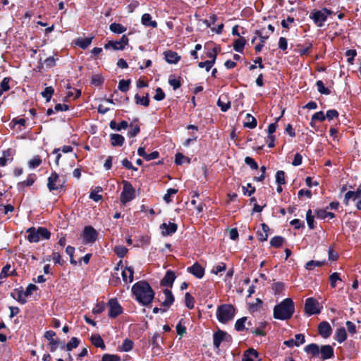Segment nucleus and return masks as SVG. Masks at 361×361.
Segmentation results:
<instances>
[{
  "label": "nucleus",
  "instance_id": "31",
  "mask_svg": "<svg viewBox=\"0 0 361 361\" xmlns=\"http://www.w3.org/2000/svg\"><path fill=\"white\" fill-rule=\"evenodd\" d=\"M246 40L245 38L240 37L235 40L233 44V49L237 52H243L244 47L245 45Z\"/></svg>",
  "mask_w": 361,
  "mask_h": 361
},
{
  "label": "nucleus",
  "instance_id": "35",
  "mask_svg": "<svg viewBox=\"0 0 361 361\" xmlns=\"http://www.w3.org/2000/svg\"><path fill=\"white\" fill-rule=\"evenodd\" d=\"M16 296L15 295H13V298H15L18 302L21 304H25L27 302V295H25L24 290H16Z\"/></svg>",
  "mask_w": 361,
  "mask_h": 361
},
{
  "label": "nucleus",
  "instance_id": "33",
  "mask_svg": "<svg viewBox=\"0 0 361 361\" xmlns=\"http://www.w3.org/2000/svg\"><path fill=\"white\" fill-rule=\"evenodd\" d=\"M91 342L94 346H96L97 348H100L102 349H105V345H104V341L99 335H98V334L92 335L91 336Z\"/></svg>",
  "mask_w": 361,
  "mask_h": 361
},
{
  "label": "nucleus",
  "instance_id": "45",
  "mask_svg": "<svg viewBox=\"0 0 361 361\" xmlns=\"http://www.w3.org/2000/svg\"><path fill=\"white\" fill-rule=\"evenodd\" d=\"M130 83V80H121L118 82V88L120 91L126 92L129 89Z\"/></svg>",
  "mask_w": 361,
  "mask_h": 361
},
{
  "label": "nucleus",
  "instance_id": "9",
  "mask_svg": "<svg viewBox=\"0 0 361 361\" xmlns=\"http://www.w3.org/2000/svg\"><path fill=\"white\" fill-rule=\"evenodd\" d=\"M63 183L56 173H52L48 178L47 187L50 191L57 190L63 188Z\"/></svg>",
  "mask_w": 361,
  "mask_h": 361
},
{
  "label": "nucleus",
  "instance_id": "16",
  "mask_svg": "<svg viewBox=\"0 0 361 361\" xmlns=\"http://www.w3.org/2000/svg\"><path fill=\"white\" fill-rule=\"evenodd\" d=\"M187 270L197 279H202L204 274V268L198 263H195L192 266L188 267Z\"/></svg>",
  "mask_w": 361,
  "mask_h": 361
},
{
  "label": "nucleus",
  "instance_id": "44",
  "mask_svg": "<svg viewBox=\"0 0 361 361\" xmlns=\"http://www.w3.org/2000/svg\"><path fill=\"white\" fill-rule=\"evenodd\" d=\"M133 342L130 339H125L121 346V350L124 352H128L133 349Z\"/></svg>",
  "mask_w": 361,
  "mask_h": 361
},
{
  "label": "nucleus",
  "instance_id": "64",
  "mask_svg": "<svg viewBox=\"0 0 361 361\" xmlns=\"http://www.w3.org/2000/svg\"><path fill=\"white\" fill-rule=\"evenodd\" d=\"M338 116V112L335 109H331V110H328L326 111V118L329 121L336 118Z\"/></svg>",
  "mask_w": 361,
  "mask_h": 361
},
{
  "label": "nucleus",
  "instance_id": "6",
  "mask_svg": "<svg viewBox=\"0 0 361 361\" xmlns=\"http://www.w3.org/2000/svg\"><path fill=\"white\" fill-rule=\"evenodd\" d=\"M331 13V11L326 8L322 10H316L311 12L310 18L313 20L314 23L319 26L322 27L324 22L326 20L327 17Z\"/></svg>",
  "mask_w": 361,
  "mask_h": 361
},
{
  "label": "nucleus",
  "instance_id": "32",
  "mask_svg": "<svg viewBox=\"0 0 361 361\" xmlns=\"http://www.w3.org/2000/svg\"><path fill=\"white\" fill-rule=\"evenodd\" d=\"M36 180V175L35 173L30 174L25 180L20 182L18 184L19 188H23L25 186H31L33 185Z\"/></svg>",
  "mask_w": 361,
  "mask_h": 361
},
{
  "label": "nucleus",
  "instance_id": "40",
  "mask_svg": "<svg viewBox=\"0 0 361 361\" xmlns=\"http://www.w3.org/2000/svg\"><path fill=\"white\" fill-rule=\"evenodd\" d=\"M247 121L245 123L244 126L250 129H253L257 126V120L252 115L247 114L246 116Z\"/></svg>",
  "mask_w": 361,
  "mask_h": 361
},
{
  "label": "nucleus",
  "instance_id": "14",
  "mask_svg": "<svg viewBox=\"0 0 361 361\" xmlns=\"http://www.w3.org/2000/svg\"><path fill=\"white\" fill-rule=\"evenodd\" d=\"M160 230L163 235H171L177 231V225L174 223H163L160 225Z\"/></svg>",
  "mask_w": 361,
  "mask_h": 361
},
{
  "label": "nucleus",
  "instance_id": "5",
  "mask_svg": "<svg viewBox=\"0 0 361 361\" xmlns=\"http://www.w3.org/2000/svg\"><path fill=\"white\" fill-rule=\"evenodd\" d=\"M123 191L121 193V202L126 204L127 202L133 200L135 197V190L130 183L127 180H123Z\"/></svg>",
  "mask_w": 361,
  "mask_h": 361
},
{
  "label": "nucleus",
  "instance_id": "8",
  "mask_svg": "<svg viewBox=\"0 0 361 361\" xmlns=\"http://www.w3.org/2000/svg\"><path fill=\"white\" fill-rule=\"evenodd\" d=\"M98 236L97 231L91 226H87L84 228L82 238L85 243L90 244L94 243Z\"/></svg>",
  "mask_w": 361,
  "mask_h": 361
},
{
  "label": "nucleus",
  "instance_id": "15",
  "mask_svg": "<svg viewBox=\"0 0 361 361\" xmlns=\"http://www.w3.org/2000/svg\"><path fill=\"white\" fill-rule=\"evenodd\" d=\"M227 334L221 330H218L213 335V344L215 349H219L224 341L226 340Z\"/></svg>",
  "mask_w": 361,
  "mask_h": 361
},
{
  "label": "nucleus",
  "instance_id": "19",
  "mask_svg": "<svg viewBox=\"0 0 361 361\" xmlns=\"http://www.w3.org/2000/svg\"><path fill=\"white\" fill-rule=\"evenodd\" d=\"M319 354L323 360L330 359L334 356V352L332 346L330 345H324L319 349Z\"/></svg>",
  "mask_w": 361,
  "mask_h": 361
},
{
  "label": "nucleus",
  "instance_id": "18",
  "mask_svg": "<svg viewBox=\"0 0 361 361\" xmlns=\"http://www.w3.org/2000/svg\"><path fill=\"white\" fill-rule=\"evenodd\" d=\"M361 198V187H359L356 191H348L345 193L344 197V203L348 205L349 202L358 200Z\"/></svg>",
  "mask_w": 361,
  "mask_h": 361
},
{
  "label": "nucleus",
  "instance_id": "11",
  "mask_svg": "<svg viewBox=\"0 0 361 361\" xmlns=\"http://www.w3.org/2000/svg\"><path fill=\"white\" fill-rule=\"evenodd\" d=\"M108 306L109 307V316L111 318L116 317L123 312V308L116 298L110 299L108 302Z\"/></svg>",
  "mask_w": 361,
  "mask_h": 361
},
{
  "label": "nucleus",
  "instance_id": "56",
  "mask_svg": "<svg viewBox=\"0 0 361 361\" xmlns=\"http://www.w3.org/2000/svg\"><path fill=\"white\" fill-rule=\"evenodd\" d=\"M53 93H54V89L51 87H47L42 92V94L48 102L50 100Z\"/></svg>",
  "mask_w": 361,
  "mask_h": 361
},
{
  "label": "nucleus",
  "instance_id": "28",
  "mask_svg": "<svg viewBox=\"0 0 361 361\" xmlns=\"http://www.w3.org/2000/svg\"><path fill=\"white\" fill-rule=\"evenodd\" d=\"M93 38H94V37H85V38H82V37L78 38L75 40V44L78 45L79 47L85 49L91 44Z\"/></svg>",
  "mask_w": 361,
  "mask_h": 361
},
{
  "label": "nucleus",
  "instance_id": "61",
  "mask_svg": "<svg viewBox=\"0 0 361 361\" xmlns=\"http://www.w3.org/2000/svg\"><path fill=\"white\" fill-rule=\"evenodd\" d=\"M185 161H187L188 162L190 161L189 159L187 157H185V156H183L182 154L177 153L176 154L175 163L177 165H181Z\"/></svg>",
  "mask_w": 361,
  "mask_h": 361
},
{
  "label": "nucleus",
  "instance_id": "23",
  "mask_svg": "<svg viewBox=\"0 0 361 361\" xmlns=\"http://www.w3.org/2000/svg\"><path fill=\"white\" fill-rule=\"evenodd\" d=\"M164 55L165 59L169 63H177L180 59V57L176 52L171 50L165 51Z\"/></svg>",
  "mask_w": 361,
  "mask_h": 361
},
{
  "label": "nucleus",
  "instance_id": "42",
  "mask_svg": "<svg viewBox=\"0 0 361 361\" xmlns=\"http://www.w3.org/2000/svg\"><path fill=\"white\" fill-rule=\"evenodd\" d=\"M80 344V340L76 337H73L70 341L66 344V348L68 351H71L73 349L76 348Z\"/></svg>",
  "mask_w": 361,
  "mask_h": 361
},
{
  "label": "nucleus",
  "instance_id": "10",
  "mask_svg": "<svg viewBox=\"0 0 361 361\" xmlns=\"http://www.w3.org/2000/svg\"><path fill=\"white\" fill-rule=\"evenodd\" d=\"M128 43V38L123 35L118 41H109L104 45L106 49H113L114 50H123Z\"/></svg>",
  "mask_w": 361,
  "mask_h": 361
},
{
  "label": "nucleus",
  "instance_id": "63",
  "mask_svg": "<svg viewBox=\"0 0 361 361\" xmlns=\"http://www.w3.org/2000/svg\"><path fill=\"white\" fill-rule=\"evenodd\" d=\"M312 118V121H323L325 120L326 116L324 115L323 111H318L315 113Z\"/></svg>",
  "mask_w": 361,
  "mask_h": 361
},
{
  "label": "nucleus",
  "instance_id": "17",
  "mask_svg": "<svg viewBox=\"0 0 361 361\" xmlns=\"http://www.w3.org/2000/svg\"><path fill=\"white\" fill-rule=\"evenodd\" d=\"M56 334L53 331H47L44 333V338L49 341V349L51 352H54L57 348L59 340L55 339Z\"/></svg>",
  "mask_w": 361,
  "mask_h": 361
},
{
  "label": "nucleus",
  "instance_id": "20",
  "mask_svg": "<svg viewBox=\"0 0 361 361\" xmlns=\"http://www.w3.org/2000/svg\"><path fill=\"white\" fill-rule=\"evenodd\" d=\"M175 279H176L175 274L172 271L169 270L166 271L165 276L161 279V285L164 286L171 287Z\"/></svg>",
  "mask_w": 361,
  "mask_h": 361
},
{
  "label": "nucleus",
  "instance_id": "2",
  "mask_svg": "<svg viewBox=\"0 0 361 361\" xmlns=\"http://www.w3.org/2000/svg\"><path fill=\"white\" fill-rule=\"evenodd\" d=\"M295 306L291 298H286L274 308V317L280 320L289 319L293 314Z\"/></svg>",
  "mask_w": 361,
  "mask_h": 361
},
{
  "label": "nucleus",
  "instance_id": "26",
  "mask_svg": "<svg viewBox=\"0 0 361 361\" xmlns=\"http://www.w3.org/2000/svg\"><path fill=\"white\" fill-rule=\"evenodd\" d=\"M217 105L220 107L221 110L224 112L228 111L231 107V103L228 100L226 95H221L218 101Z\"/></svg>",
  "mask_w": 361,
  "mask_h": 361
},
{
  "label": "nucleus",
  "instance_id": "13",
  "mask_svg": "<svg viewBox=\"0 0 361 361\" xmlns=\"http://www.w3.org/2000/svg\"><path fill=\"white\" fill-rule=\"evenodd\" d=\"M305 342V336L302 334H298L295 336V339L291 338L288 341H285L283 344L289 348L294 346H300Z\"/></svg>",
  "mask_w": 361,
  "mask_h": 361
},
{
  "label": "nucleus",
  "instance_id": "60",
  "mask_svg": "<svg viewBox=\"0 0 361 361\" xmlns=\"http://www.w3.org/2000/svg\"><path fill=\"white\" fill-rule=\"evenodd\" d=\"M214 65V61H206L200 62L198 66L200 68H205L207 71H209V70L212 68V67Z\"/></svg>",
  "mask_w": 361,
  "mask_h": 361
},
{
  "label": "nucleus",
  "instance_id": "46",
  "mask_svg": "<svg viewBox=\"0 0 361 361\" xmlns=\"http://www.w3.org/2000/svg\"><path fill=\"white\" fill-rule=\"evenodd\" d=\"M114 252L118 257H123L128 252V249L123 245H117L114 247Z\"/></svg>",
  "mask_w": 361,
  "mask_h": 361
},
{
  "label": "nucleus",
  "instance_id": "54",
  "mask_svg": "<svg viewBox=\"0 0 361 361\" xmlns=\"http://www.w3.org/2000/svg\"><path fill=\"white\" fill-rule=\"evenodd\" d=\"M306 220L307 225L310 229L314 228V216L312 214V210L309 209L306 214Z\"/></svg>",
  "mask_w": 361,
  "mask_h": 361
},
{
  "label": "nucleus",
  "instance_id": "47",
  "mask_svg": "<svg viewBox=\"0 0 361 361\" xmlns=\"http://www.w3.org/2000/svg\"><path fill=\"white\" fill-rule=\"evenodd\" d=\"M185 302L188 308L191 310L194 307V298L189 293H186L185 295Z\"/></svg>",
  "mask_w": 361,
  "mask_h": 361
},
{
  "label": "nucleus",
  "instance_id": "58",
  "mask_svg": "<svg viewBox=\"0 0 361 361\" xmlns=\"http://www.w3.org/2000/svg\"><path fill=\"white\" fill-rule=\"evenodd\" d=\"M245 162L247 165L250 166L252 169L256 170L258 169L257 163L250 157H246L245 158Z\"/></svg>",
  "mask_w": 361,
  "mask_h": 361
},
{
  "label": "nucleus",
  "instance_id": "52",
  "mask_svg": "<svg viewBox=\"0 0 361 361\" xmlns=\"http://www.w3.org/2000/svg\"><path fill=\"white\" fill-rule=\"evenodd\" d=\"M177 192H178V190L174 189V188L168 189L166 193L164 196V200L166 203L171 202V195L176 194Z\"/></svg>",
  "mask_w": 361,
  "mask_h": 361
},
{
  "label": "nucleus",
  "instance_id": "39",
  "mask_svg": "<svg viewBox=\"0 0 361 361\" xmlns=\"http://www.w3.org/2000/svg\"><path fill=\"white\" fill-rule=\"evenodd\" d=\"M246 321H247V317H245L238 319L235 324V329L238 331H241L245 329L248 330L249 329L245 327Z\"/></svg>",
  "mask_w": 361,
  "mask_h": 361
},
{
  "label": "nucleus",
  "instance_id": "55",
  "mask_svg": "<svg viewBox=\"0 0 361 361\" xmlns=\"http://www.w3.org/2000/svg\"><path fill=\"white\" fill-rule=\"evenodd\" d=\"M183 321V319H180L176 326L177 334L180 336H183L186 333V328L184 326Z\"/></svg>",
  "mask_w": 361,
  "mask_h": 361
},
{
  "label": "nucleus",
  "instance_id": "3",
  "mask_svg": "<svg viewBox=\"0 0 361 361\" xmlns=\"http://www.w3.org/2000/svg\"><path fill=\"white\" fill-rule=\"evenodd\" d=\"M27 240L30 243H38L43 240L49 239L51 233L44 227H31L27 229Z\"/></svg>",
  "mask_w": 361,
  "mask_h": 361
},
{
  "label": "nucleus",
  "instance_id": "50",
  "mask_svg": "<svg viewBox=\"0 0 361 361\" xmlns=\"http://www.w3.org/2000/svg\"><path fill=\"white\" fill-rule=\"evenodd\" d=\"M226 268V264L224 262H220L219 264L214 266L211 271L212 274H218L219 273L225 271Z\"/></svg>",
  "mask_w": 361,
  "mask_h": 361
},
{
  "label": "nucleus",
  "instance_id": "27",
  "mask_svg": "<svg viewBox=\"0 0 361 361\" xmlns=\"http://www.w3.org/2000/svg\"><path fill=\"white\" fill-rule=\"evenodd\" d=\"M111 144L114 147L122 146L124 143L125 138L123 135L119 134L110 135Z\"/></svg>",
  "mask_w": 361,
  "mask_h": 361
},
{
  "label": "nucleus",
  "instance_id": "38",
  "mask_svg": "<svg viewBox=\"0 0 361 361\" xmlns=\"http://www.w3.org/2000/svg\"><path fill=\"white\" fill-rule=\"evenodd\" d=\"M135 99L136 104H140L144 106H148L149 104V99L148 94H147L145 97H142V98L139 96L138 94H136L135 96Z\"/></svg>",
  "mask_w": 361,
  "mask_h": 361
},
{
  "label": "nucleus",
  "instance_id": "51",
  "mask_svg": "<svg viewBox=\"0 0 361 361\" xmlns=\"http://www.w3.org/2000/svg\"><path fill=\"white\" fill-rule=\"evenodd\" d=\"M276 183L278 185L285 184V173L283 171H278L276 173Z\"/></svg>",
  "mask_w": 361,
  "mask_h": 361
},
{
  "label": "nucleus",
  "instance_id": "53",
  "mask_svg": "<svg viewBox=\"0 0 361 361\" xmlns=\"http://www.w3.org/2000/svg\"><path fill=\"white\" fill-rule=\"evenodd\" d=\"M10 269H11V265L10 264H6V266H4L2 268L1 271L0 273V278H1V279L6 278L8 276L12 274L15 271V270H13L11 272Z\"/></svg>",
  "mask_w": 361,
  "mask_h": 361
},
{
  "label": "nucleus",
  "instance_id": "4",
  "mask_svg": "<svg viewBox=\"0 0 361 361\" xmlns=\"http://www.w3.org/2000/svg\"><path fill=\"white\" fill-rule=\"evenodd\" d=\"M235 315V308L231 305L224 304L218 307L216 317L219 322L225 324L233 319Z\"/></svg>",
  "mask_w": 361,
  "mask_h": 361
},
{
  "label": "nucleus",
  "instance_id": "49",
  "mask_svg": "<svg viewBox=\"0 0 361 361\" xmlns=\"http://www.w3.org/2000/svg\"><path fill=\"white\" fill-rule=\"evenodd\" d=\"M324 264V262L311 260L306 263L305 268L307 270H312L316 267H320Z\"/></svg>",
  "mask_w": 361,
  "mask_h": 361
},
{
  "label": "nucleus",
  "instance_id": "43",
  "mask_svg": "<svg viewBox=\"0 0 361 361\" xmlns=\"http://www.w3.org/2000/svg\"><path fill=\"white\" fill-rule=\"evenodd\" d=\"M329 281H330V284H331V286L332 288H335L337 286V282L338 281H341L342 279L340 277V274L338 273V272H334L333 274H331L329 276Z\"/></svg>",
  "mask_w": 361,
  "mask_h": 361
},
{
  "label": "nucleus",
  "instance_id": "59",
  "mask_svg": "<svg viewBox=\"0 0 361 361\" xmlns=\"http://www.w3.org/2000/svg\"><path fill=\"white\" fill-rule=\"evenodd\" d=\"M102 361H121V358L116 355L105 354L103 355Z\"/></svg>",
  "mask_w": 361,
  "mask_h": 361
},
{
  "label": "nucleus",
  "instance_id": "37",
  "mask_svg": "<svg viewBox=\"0 0 361 361\" xmlns=\"http://www.w3.org/2000/svg\"><path fill=\"white\" fill-rule=\"evenodd\" d=\"M109 126L111 129L120 131L122 129H126L128 127V122L126 121H122L119 123H116L115 121H111Z\"/></svg>",
  "mask_w": 361,
  "mask_h": 361
},
{
  "label": "nucleus",
  "instance_id": "29",
  "mask_svg": "<svg viewBox=\"0 0 361 361\" xmlns=\"http://www.w3.org/2000/svg\"><path fill=\"white\" fill-rule=\"evenodd\" d=\"M305 351L313 357H317L319 355V347L315 343H311L305 347Z\"/></svg>",
  "mask_w": 361,
  "mask_h": 361
},
{
  "label": "nucleus",
  "instance_id": "57",
  "mask_svg": "<svg viewBox=\"0 0 361 361\" xmlns=\"http://www.w3.org/2000/svg\"><path fill=\"white\" fill-rule=\"evenodd\" d=\"M284 288V284L282 282H276L272 285V289L275 294H279Z\"/></svg>",
  "mask_w": 361,
  "mask_h": 361
},
{
  "label": "nucleus",
  "instance_id": "21",
  "mask_svg": "<svg viewBox=\"0 0 361 361\" xmlns=\"http://www.w3.org/2000/svg\"><path fill=\"white\" fill-rule=\"evenodd\" d=\"M134 270L132 267H126L122 270L121 276L125 283H131L133 281Z\"/></svg>",
  "mask_w": 361,
  "mask_h": 361
},
{
  "label": "nucleus",
  "instance_id": "41",
  "mask_svg": "<svg viewBox=\"0 0 361 361\" xmlns=\"http://www.w3.org/2000/svg\"><path fill=\"white\" fill-rule=\"evenodd\" d=\"M316 85L317 90L320 94L325 95H329L331 94L330 90L324 86V82L322 80H317Z\"/></svg>",
  "mask_w": 361,
  "mask_h": 361
},
{
  "label": "nucleus",
  "instance_id": "48",
  "mask_svg": "<svg viewBox=\"0 0 361 361\" xmlns=\"http://www.w3.org/2000/svg\"><path fill=\"white\" fill-rule=\"evenodd\" d=\"M283 238L281 236H274L270 240V244L271 246L275 247H279L283 245Z\"/></svg>",
  "mask_w": 361,
  "mask_h": 361
},
{
  "label": "nucleus",
  "instance_id": "30",
  "mask_svg": "<svg viewBox=\"0 0 361 361\" xmlns=\"http://www.w3.org/2000/svg\"><path fill=\"white\" fill-rule=\"evenodd\" d=\"M347 338V334L346 331L344 327L338 328L336 330V334H335V339L340 343L345 341Z\"/></svg>",
  "mask_w": 361,
  "mask_h": 361
},
{
  "label": "nucleus",
  "instance_id": "7",
  "mask_svg": "<svg viewBox=\"0 0 361 361\" xmlns=\"http://www.w3.org/2000/svg\"><path fill=\"white\" fill-rule=\"evenodd\" d=\"M305 312L308 315L317 314L320 312L321 307L319 302L313 298H309L306 299L305 304Z\"/></svg>",
  "mask_w": 361,
  "mask_h": 361
},
{
  "label": "nucleus",
  "instance_id": "34",
  "mask_svg": "<svg viewBox=\"0 0 361 361\" xmlns=\"http://www.w3.org/2000/svg\"><path fill=\"white\" fill-rule=\"evenodd\" d=\"M109 30L116 34H121L126 31L127 28L121 24L113 23L109 26Z\"/></svg>",
  "mask_w": 361,
  "mask_h": 361
},
{
  "label": "nucleus",
  "instance_id": "24",
  "mask_svg": "<svg viewBox=\"0 0 361 361\" xmlns=\"http://www.w3.org/2000/svg\"><path fill=\"white\" fill-rule=\"evenodd\" d=\"M164 294L165 295V299L162 302V305L168 309L173 303L174 298L171 291L169 289H164Z\"/></svg>",
  "mask_w": 361,
  "mask_h": 361
},
{
  "label": "nucleus",
  "instance_id": "25",
  "mask_svg": "<svg viewBox=\"0 0 361 361\" xmlns=\"http://www.w3.org/2000/svg\"><path fill=\"white\" fill-rule=\"evenodd\" d=\"M142 24L146 27H152L155 28L157 27V23L152 20V16L149 13H145L141 18Z\"/></svg>",
  "mask_w": 361,
  "mask_h": 361
},
{
  "label": "nucleus",
  "instance_id": "36",
  "mask_svg": "<svg viewBox=\"0 0 361 361\" xmlns=\"http://www.w3.org/2000/svg\"><path fill=\"white\" fill-rule=\"evenodd\" d=\"M316 216L318 219H325L326 218L333 219L335 215L332 212H327L324 209H319L316 212Z\"/></svg>",
  "mask_w": 361,
  "mask_h": 361
},
{
  "label": "nucleus",
  "instance_id": "1",
  "mask_svg": "<svg viewBox=\"0 0 361 361\" xmlns=\"http://www.w3.org/2000/svg\"><path fill=\"white\" fill-rule=\"evenodd\" d=\"M132 293L135 299L144 306L149 305L154 298V291L149 284L144 281L135 283L132 286Z\"/></svg>",
  "mask_w": 361,
  "mask_h": 361
},
{
  "label": "nucleus",
  "instance_id": "12",
  "mask_svg": "<svg viewBox=\"0 0 361 361\" xmlns=\"http://www.w3.org/2000/svg\"><path fill=\"white\" fill-rule=\"evenodd\" d=\"M318 331L322 338H327L331 336L332 329L329 322L323 321L318 326Z\"/></svg>",
  "mask_w": 361,
  "mask_h": 361
},
{
  "label": "nucleus",
  "instance_id": "62",
  "mask_svg": "<svg viewBox=\"0 0 361 361\" xmlns=\"http://www.w3.org/2000/svg\"><path fill=\"white\" fill-rule=\"evenodd\" d=\"M165 94L161 88L157 87L156 89V93L154 96V99L157 101H161L164 99Z\"/></svg>",
  "mask_w": 361,
  "mask_h": 361
},
{
  "label": "nucleus",
  "instance_id": "22",
  "mask_svg": "<svg viewBox=\"0 0 361 361\" xmlns=\"http://www.w3.org/2000/svg\"><path fill=\"white\" fill-rule=\"evenodd\" d=\"M242 360L243 361L259 360V353L256 350H255L253 348H250L245 352Z\"/></svg>",
  "mask_w": 361,
  "mask_h": 361
}]
</instances>
